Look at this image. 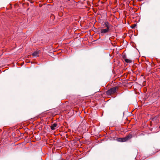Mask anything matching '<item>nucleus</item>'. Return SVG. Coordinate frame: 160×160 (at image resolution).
I'll use <instances>...</instances> for the list:
<instances>
[{"label": "nucleus", "mask_w": 160, "mask_h": 160, "mask_svg": "<svg viewBox=\"0 0 160 160\" xmlns=\"http://www.w3.org/2000/svg\"><path fill=\"white\" fill-rule=\"evenodd\" d=\"M118 87H113L109 90L107 91L106 92V93L107 95H111L114 94L116 92V89H118Z\"/></svg>", "instance_id": "obj_1"}, {"label": "nucleus", "mask_w": 160, "mask_h": 160, "mask_svg": "<svg viewBox=\"0 0 160 160\" xmlns=\"http://www.w3.org/2000/svg\"><path fill=\"white\" fill-rule=\"evenodd\" d=\"M100 30L101 33L103 35L104 34L108 33L109 32L110 29L107 28L105 29L102 28L100 29Z\"/></svg>", "instance_id": "obj_2"}, {"label": "nucleus", "mask_w": 160, "mask_h": 160, "mask_svg": "<svg viewBox=\"0 0 160 160\" xmlns=\"http://www.w3.org/2000/svg\"><path fill=\"white\" fill-rule=\"evenodd\" d=\"M136 26V25L135 24H134L133 25V27H132V28H134Z\"/></svg>", "instance_id": "obj_10"}, {"label": "nucleus", "mask_w": 160, "mask_h": 160, "mask_svg": "<svg viewBox=\"0 0 160 160\" xmlns=\"http://www.w3.org/2000/svg\"><path fill=\"white\" fill-rule=\"evenodd\" d=\"M122 139V142H126L125 137L124 138H121Z\"/></svg>", "instance_id": "obj_9"}, {"label": "nucleus", "mask_w": 160, "mask_h": 160, "mask_svg": "<svg viewBox=\"0 0 160 160\" xmlns=\"http://www.w3.org/2000/svg\"><path fill=\"white\" fill-rule=\"evenodd\" d=\"M117 141L118 142H122V139L121 138H119L117 139Z\"/></svg>", "instance_id": "obj_8"}, {"label": "nucleus", "mask_w": 160, "mask_h": 160, "mask_svg": "<svg viewBox=\"0 0 160 160\" xmlns=\"http://www.w3.org/2000/svg\"><path fill=\"white\" fill-rule=\"evenodd\" d=\"M123 59L127 63H130L132 62V60L126 58V56L124 55L123 56Z\"/></svg>", "instance_id": "obj_4"}, {"label": "nucleus", "mask_w": 160, "mask_h": 160, "mask_svg": "<svg viewBox=\"0 0 160 160\" xmlns=\"http://www.w3.org/2000/svg\"><path fill=\"white\" fill-rule=\"evenodd\" d=\"M104 25L105 27H106V28L109 29H110V27L111 26V25L108 22L106 21L104 22Z\"/></svg>", "instance_id": "obj_5"}, {"label": "nucleus", "mask_w": 160, "mask_h": 160, "mask_svg": "<svg viewBox=\"0 0 160 160\" xmlns=\"http://www.w3.org/2000/svg\"><path fill=\"white\" fill-rule=\"evenodd\" d=\"M57 126V124L56 123H54L51 126V128L52 130H54L55 129L56 127Z\"/></svg>", "instance_id": "obj_6"}, {"label": "nucleus", "mask_w": 160, "mask_h": 160, "mask_svg": "<svg viewBox=\"0 0 160 160\" xmlns=\"http://www.w3.org/2000/svg\"><path fill=\"white\" fill-rule=\"evenodd\" d=\"M132 137V133H130L126 137H125L126 141L130 140Z\"/></svg>", "instance_id": "obj_3"}, {"label": "nucleus", "mask_w": 160, "mask_h": 160, "mask_svg": "<svg viewBox=\"0 0 160 160\" xmlns=\"http://www.w3.org/2000/svg\"><path fill=\"white\" fill-rule=\"evenodd\" d=\"M38 52H35L32 54V55L34 57H37L38 56Z\"/></svg>", "instance_id": "obj_7"}]
</instances>
